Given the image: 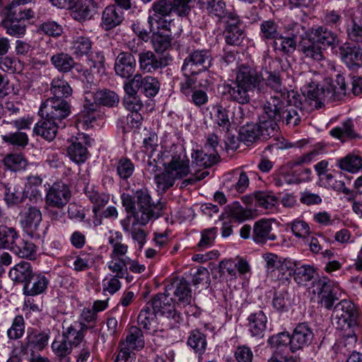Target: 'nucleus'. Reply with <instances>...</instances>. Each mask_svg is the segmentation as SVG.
I'll list each match as a JSON object with an SVG mask.
<instances>
[{"mask_svg": "<svg viewBox=\"0 0 362 362\" xmlns=\"http://www.w3.org/2000/svg\"><path fill=\"white\" fill-rule=\"evenodd\" d=\"M135 198L123 193L121 199L125 211L131 213L136 223L146 226L150 221L156 220L163 215L165 203L152 202L149 192L146 188L138 189L135 192Z\"/></svg>", "mask_w": 362, "mask_h": 362, "instance_id": "1", "label": "nucleus"}, {"mask_svg": "<svg viewBox=\"0 0 362 362\" xmlns=\"http://www.w3.org/2000/svg\"><path fill=\"white\" fill-rule=\"evenodd\" d=\"M332 322L336 329L341 331L344 346L353 349L357 342L356 329L360 325L356 305L346 300L340 301L334 308Z\"/></svg>", "mask_w": 362, "mask_h": 362, "instance_id": "2", "label": "nucleus"}, {"mask_svg": "<svg viewBox=\"0 0 362 362\" xmlns=\"http://www.w3.org/2000/svg\"><path fill=\"white\" fill-rule=\"evenodd\" d=\"M212 57L206 49H197L191 52L185 59L182 66L184 78L180 82L181 90L196 88L194 76L207 70L211 65Z\"/></svg>", "mask_w": 362, "mask_h": 362, "instance_id": "3", "label": "nucleus"}, {"mask_svg": "<svg viewBox=\"0 0 362 362\" xmlns=\"http://www.w3.org/2000/svg\"><path fill=\"white\" fill-rule=\"evenodd\" d=\"M279 104V98L277 96H271L267 101L263 107V112L259 117L257 124L259 128L262 139L267 140L278 133L279 117L276 116V110Z\"/></svg>", "mask_w": 362, "mask_h": 362, "instance_id": "4", "label": "nucleus"}, {"mask_svg": "<svg viewBox=\"0 0 362 362\" xmlns=\"http://www.w3.org/2000/svg\"><path fill=\"white\" fill-rule=\"evenodd\" d=\"M293 93L295 104H303L304 108L313 111L322 107L325 103L339 101L346 96V92H291Z\"/></svg>", "mask_w": 362, "mask_h": 362, "instance_id": "5", "label": "nucleus"}, {"mask_svg": "<svg viewBox=\"0 0 362 362\" xmlns=\"http://www.w3.org/2000/svg\"><path fill=\"white\" fill-rule=\"evenodd\" d=\"M262 81L259 77V74L253 68L242 66L239 68L237 74L235 81L233 82V86L230 89L235 90H251L255 88H260ZM230 86H232L230 84Z\"/></svg>", "mask_w": 362, "mask_h": 362, "instance_id": "6", "label": "nucleus"}, {"mask_svg": "<svg viewBox=\"0 0 362 362\" xmlns=\"http://www.w3.org/2000/svg\"><path fill=\"white\" fill-rule=\"evenodd\" d=\"M148 23L153 33L151 41L155 51L163 52L170 45V30L168 25H159L158 21L154 17H148Z\"/></svg>", "mask_w": 362, "mask_h": 362, "instance_id": "7", "label": "nucleus"}, {"mask_svg": "<svg viewBox=\"0 0 362 362\" xmlns=\"http://www.w3.org/2000/svg\"><path fill=\"white\" fill-rule=\"evenodd\" d=\"M314 294L317 295L322 306L326 309H331L334 303L338 300L337 290L328 279L323 277L313 283Z\"/></svg>", "mask_w": 362, "mask_h": 362, "instance_id": "8", "label": "nucleus"}, {"mask_svg": "<svg viewBox=\"0 0 362 362\" xmlns=\"http://www.w3.org/2000/svg\"><path fill=\"white\" fill-rule=\"evenodd\" d=\"M71 196V192L68 185L62 182H55L46 189L45 202L66 206Z\"/></svg>", "mask_w": 362, "mask_h": 362, "instance_id": "9", "label": "nucleus"}, {"mask_svg": "<svg viewBox=\"0 0 362 362\" xmlns=\"http://www.w3.org/2000/svg\"><path fill=\"white\" fill-rule=\"evenodd\" d=\"M88 326L81 322L65 320L62 322V336L74 346L81 344L85 337Z\"/></svg>", "mask_w": 362, "mask_h": 362, "instance_id": "10", "label": "nucleus"}, {"mask_svg": "<svg viewBox=\"0 0 362 362\" xmlns=\"http://www.w3.org/2000/svg\"><path fill=\"white\" fill-rule=\"evenodd\" d=\"M42 221V212L37 206H30L21 214L20 224L24 231L32 236H40L38 230Z\"/></svg>", "mask_w": 362, "mask_h": 362, "instance_id": "11", "label": "nucleus"}, {"mask_svg": "<svg viewBox=\"0 0 362 362\" xmlns=\"http://www.w3.org/2000/svg\"><path fill=\"white\" fill-rule=\"evenodd\" d=\"M218 139L215 134H209L204 148L206 153L197 151L194 158L199 165L209 167L216 163L218 160Z\"/></svg>", "mask_w": 362, "mask_h": 362, "instance_id": "12", "label": "nucleus"}, {"mask_svg": "<svg viewBox=\"0 0 362 362\" xmlns=\"http://www.w3.org/2000/svg\"><path fill=\"white\" fill-rule=\"evenodd\" d=\"M314 334L308 324L302 322L298 324L291 335V351L296 353L308 346L312 341Z\"/></svg>", "mask_w": 362, "mask_h": 362, "instance_id": "13", "label": "nucleus"}, {"mask_svg": "<svg viewBox=\"0 0 362 362\" xmlns=\"http://www.w3.org/2000/svg\"><path fill=\"white\" fill-rule=\"evenodd\" d=\"M86 107L97 110L99 105L112 107L118 104L119 99L115 92H86Z\"/></svg>", "mask_w": 362, "mask_h": 362, "instance_id": "14", "label": "nucleus"}, {"mask_svg": "<svg viewBox=\"0 0 362 362\" xmlns=\"http://www.w3.org/2000/svg\"><path fill=\"white\" fill-rule=\"evenodd\" d=\"M272 231V221L262 218L254 223L251 238L256 244L264 245L268 241H274L276 239V235Z\"/></svg>", "mask_w": 362, "mask_h": 362, "instance_id": "15", "label": "nucleus"}, {"mask_svg": "<svg viewBox=\"0 0 362 362\" xmlns=\"http://www.w3.org/2000/svg\"><path fill=\"white\" fill-rule=\"evenodd\" d=\"M293 96V93L291 92H288V97ZM293 106L288 105L286 108L284 107V103L279 99V104L277 107L276 116L279 117V120L282 121L283 122H286L287 125H292L295 127L298 125L300 122V116L299 115L298 110L296 109L297 107L300 106L301 109H305L303 104H298L297 105L295 104V100H298L299 98L297 96V99H294L293 97Z\"/></svg>", "mask_w": 362, "mask_h": 362, "instance_id": "16", "label": "nucleus"}, {"mask_svg": "<svg viewBox=\"0 0 362 362\" xmlns=\"http://www.w3.org/2000/svg\"><path fill=\"white\" fill-rule=\"evenodd\" d=\"M49 337V329H28L25 339V347L30 351H42L47 346Z\"/></svg>", "mask_w": 362, "mask_h": 362, "instance_id": "17", "label": "nucleus"}, {"mask_svg": "<svg viewBox=\"0 0 362 362\" xmlns=\"http://www.w3.org/2000/svg\"><path fill=\"white\" fill-rule=\"evenodd\" d=\"M148 303L157 314H160L167 318L175 319L177 313L175 304L169 294L158 293Z\"/></svg>", "mask_w": 362, "mask_h": 362, "instance_id": "18", "label": "nucleus"}, {"mask_svg": "<svg viewBox=\"0 0 362 362\" xmlns=\"http://www.w3.org/2000/svg\"><path fill=\"white\" fill-rule=\"evenodd\" d=\"M160 88V82L156 77H142L141 74H136L132 80L124 83V90H159Z\"/></svg>", "mask_w": 362, "mask_h": 362, "instance_id": "19", "label": "nucleus"}, {"mask_svg": "<svg viewBox=\"0 0 362 362\" xmlns=\"http://www.w3.org/2000/svg\"><path fill=\"white\" fill-rule=\"evenodd\" d=\"M138 61L139 69L147 73L153 72L167 65L166 59L164 57L156 55L151 50L140 52Z\"/></svg>", "mask_w": 362, "mask_h": 362, "instance_id": "20", "label": "nucleus"}, {"mask_svg": "<svg viewBox=\"0 0 362 362\" xmlns=\"http://www.w3.org/2000/svg\"><path fill=\"white\" fill-rule=\"evenodd\" d=\"M225 37L226 43L230 45L240 44L244 37L240 21L238 16L233 13H228Z\"/></svg>", "mask_w": 362, "mask_h": 362, "instance_id": "21", "label": "nucleus"}, {"mask_svg": "<svg viewBox=\"0 0 362 362\" xmlns=\"http://www.w3.org/2000/svg\"><path fill=\"white\" fill-rule=\"evenodd\" d=\"M163 165L173 175L175 180L182 179L189 173V161L185 156H172L170 161L168 163H163Z\"/></svg>", "mask_w": 362, "mask_h": 362, "instance_id": "22", "label": "nucleus"}, {"mask_svg": "<svg viewBox=\"0 0 362 362\" xmlns=\"http://www.w3.org/2000/svg\"><path fill=\"white\" fill-rule=\"evenodd\" d=\"M136 69L134 57L127 52H121L115 60V70L118 76L128 78L132 76Z\"/></svg>", "mask_w": 362, "mask_h": 362, "instance_id": "23", "label": "nucleus"}, {"mask_svg": "<svg viewBox=\"0 0 362 362\" xmlns=\"http://www.w3.org/2000/svg\"><path fill=\"white\" fill-rule=\"evenodd\" d=\"M124 20V12L115 5L107 6L102 15V27L109 30L121 24Z\"/></svg>", "mask_w": 362, "mask_h": 362, "instance_id": "24", "label": "nucleus"}, {"mask_svg": "<svg viewBox=\"0 0 362 362\" xmlns=\"http://www.w3.org/2000/svg\"><path fill=\"white\" fill-rule=\"evenodd\" d=\"M11 123L4 122L1 125L2 133L1 139L5 142L13 146L24 148L28 144V135L22 132H8L9 126Z\"/></svg>", "mask_w": 362, "mask_h": 362, "instance_id": "25", "label": "nucleus"}, {"mask_svg": "<svg viewBox=\"0 0 362 362\" xmlns=\"http://www.w3.org/2000/svg\"><path fill=\"white\" fill-rule=\"evenodd\" d=\"M48 279L41 274L33 273L28 281L23 285V293L25 296H37L42 293L48 285Z\"/></svg>", "mask_w": 362, "mask_h": 362, "instance_id": "26", "label": "nucleus"}, {"mask_svg": "<svg viewBox=\"0 0 362 362\" xmlns=\"http://www.w3.org/2000/svg\"><path fill=\"white\" fill-rule=\"evenodd\" d=\"M247 327L251 335L255 337L262 338L267 328V317L263 311L259 310L251 313L248 317Z\"/></svg>", "mask_w": 362, "mask_h": 362, "instance_id": "27", "label": "nucleus"}, {"mask_svg": "<svg viewBox=\"0 0 362 362\" xmlns=\"http://www.w3.org/2000/svg\"><path fill=\"white\" fill-rule=\"evenodd\" d=\"M59 124L47 117L40 120L34 127L33 132L47 141H52L57 136Z\"/></svg>", "mask_w": 362, "mask_h": 362, "instance_id": "28", "label": "nucleus"}, {"mask_svg": "<svg viewBox=\"0 0 362 362\" xmlns=\"http://www.w3.org/2000/svg\"><path fill=\"white\" fill-rule=\"evenodd\" d=\"M310 37L317 44H321L325 47H334L339 43L337 35L334 32L322 26L313 29L310 32Z\"/></svg>", "mask_w": 362, "mask_h": 362, "instance_id": "29", "label": "nucleus"}, {"mask_svg": "<svg viewBox=\"0 0 362 362\" xmlns=\"http://www.w3.org/2000/svg\"><path fill=\"white\" fill-rule=\"evenodd\" d=\"M4 187V200L8 206H16L24 202L23 189L20 183H8Z\"/></svg>", "mask_w": 362, "mask_h": 362, "instance_id": "30", "label": "nucleus"}, {"mask_svg": "<svg viewBox=\"0 0 362 362\" xmlns=\"http://www.w3.org/2000/svg\"><path fill=\"white\" fill-rule=\"evenodd\" d=\"M96 6L93 0H79L71 12V16L79 22L86 21L91 18Z\"/></svg>", "mask_w": 362, "mask_h": 362, "instance_id": "31", "label": "nucleus"}, {"mask_svg": "<svg viewBox=\"0 0 362 362\" xmlns=\"http://www.w3.org/2000/svg\"><path fill=\"white\" fill-rule=\"evenodd\" d=\"M85 140L84 135L71 139V144L67 148V153L70 158L77 163H84L88 158V151L83 142L80 140Z\"/></svg>", "mask_w": 362, "mask_h": 362, "instance_id": "32", "label": "nucleus"}, {"mask_svg": "<svg viewBox=\"0 0 362 362\" xmlns=\"http://www.w3.org/2000/svg\"><path fill=\"white\" fill-rule=\"evenodd\" d=\"M342 61L349 68L360 66L362 64V52L356 47L343 45L340 47Z\"/></svg>", "mask_w": 362, "mask_h": 362, "instance_id": "33", "label": "nucleus"}, {"mask_svg": "<svg viewBox=\"0 0 362 362\" xmlns=\"http://www.w3.org/2000/svg\"><path fill=\"white\" fill-rule=\"evenodd\" d=\"M120 345L133 350L142 349L145 346V341L141 329L136 326L130 327L125 341L121 342Z\"/></svg>", "mask_w": 362, "mask_h": 362, "instance_id": "34", "label": "nucleus"}, {"mask_svg": "<svg viewBox=\"0 0 362 362\" xmlns=\"http://www.w3.org/2000/svg\"><path fill=\"white\" fill-rule=\"evenodd\" d=\"M33 273L30 264L23 261L11 268L8 275L14 282L25 285Z\"/></svg>", "mask_w": 362, "mask_h": 362, "instance_id": "35", "label": "nucleus"}, {"mask_svg": "<svg viewBox=\"0 0 362 362\" xmlns=\"http://www.w3.org/2000/svg\"><path fill=\"white\" fill-rule=\"evenodd\" d=\"M281 29L278 23L271 19L264 21L259 25V37L264 41L277 40L281 37Z\"/></svg>", "mask_w": 362, "mask_h": 362, "instance_id": "36", "label": "nucleus"}, {"mask_svg": "<svg viewBox=\"0 0 362 362\" xmlns=\"http://www.w3.org/2000/svg\"><path fill=\"white\" fill-rule=\"evenodd\" d=\"M92 45L93 42L88 36L77 35L73 38L71 49L74 55L81 57L91 53Z\"/></svg>", "mask_w": 362, "mask_h": 362, "instance_id": "37", "label": "nucleus"}, {"mask_svg": "<svg viewBox=\"0 0 362 362\" xmlns=\"http://www.w3.org/2000/svg\"><path fill=\"white\" fill-rule=\"evenodd\" d=\"M299 48L305 57L315 61H322L325 59L322 47L310 37L303 39Z\"/></svg>", "mask_w": 362, "mask_h": 362, "instance_id": "38", "label": "nucleus"}, {"mask_svg": "<svg viewBox=\"0 0 362 362\" xmlns=\"http://www.w3.org/2000/svg\"><path fill=\"white\" fill-rule=\"evenodd\" d=\"M12 250L21 258H34L36 254V246L30 240L18 238Z\"/></svg>", "mask_w": 362, "mask_h": 362, "instance_id": "39", "label": "nucleus"}, {"mask_svg": "<svg viewBox=\"0 0 362 362\" xmlns=\"http://www.w3.org/2000/svg\"><path fill=\"white\" fill-rule=\"evenodd\" d=\"M73 345L66 339H55L52 343V349L59 362H70L69 354L71 353Z\"/></svg>", "mask_w": 362, "mask_h": 362, "instance_id": "40", "label": "nucleus"}, {"mask_svg": "<svg viewBox=\"0 0 362 362\" xmlns=\"http://www.w3.org/2000/svg\"><path fill=\"white\" fill-rule=\"evenodd\" d=\"M330 134L338 139L359 138V135L354 129V124L351 119H349L344 122L341 127H337L330 131Z\"/></svg>", "mask_w": 362, "mask_h": 362, "instance_id": "41", "label": "nucleus"}, {"mask_svg": "<svg viewBox=\"0 0 362 362\" xmlns=\"http://www.w3.org/2000/svg\"><path fill=\"white\" fill-rule=\"evenodd\" d=\"M51 62L59 71L64 73L70 71L76 65L73 57L64 52L54 54Z\"/></svg>", "mask_w": 362, "mask_h": 362, "instance_id": "42", "label": "nucleus"}, {"mask_svg": "<svg viewBox=\"0 0 362 362\" xmlns=\"http://www.w3.org/2000/svg\"><path fill=\"white\" fill-rule=\"evenodd\" d=\"M187 344L196 353L202 354L205 351L207 344L206 336L199 329H194L189 332Z\"/></svg>", "mask_w": 362, "mask_h": 362, "instance_id": "43", "label": "nucleus"}, {"mask_svg": "<svg viewBox=\"0 0 362 362\" xmlns=\"http://www.w3.org/2000/svg\"><path fill=\"white\" fill-rule=\"evenodd\" d=\"M239 138L245 144L250 146L257 139H262V134L257 124H247L240 128Z\"/></svg>", "mask_w": 362, "mask_h": 362, "instance_id": "44", "label": "nucleus"}, {"mask_svg": "<svg viewBox=\"0 0 362 362\" xmlns=\"http://www.w3.org/2000/svg\"><path fill=\"white\" fill-rule=\"evenodd\" d=\"M86 195L93 204V212L98 214L100 209L105 206L109 202L110 196L105 193H99L93 188L86 189Z\"/></svg>", "mask_w": 362, "mask_h": 362, "instance_id": "45", "label": "nucleus"}, {"mask_svg": "<svg viewBox=\"0 0 362 362\" xmlns=\"http://www.w3.org/2000/svg\"><path fill=\"white\" fill-rule=\"evenodd\" d=\"M152 8L154 14L149 17L156 18L158 21L159 25H167V22L162 21L161 17L168 16L174 10L173 4L168 0H158L153 4Z\"/></svg>", "mask_w": 362, "mask_h": 362, "instance_id": "46", "label": "nucleus"}, {"mask_svg": "<svg viewBox=\"0 0 362 362\" xmlns=\"http://www.w3.org/2000/svg\"><path fill=\"white\" fill-rule=\"evenodd\" d=\"M18 237V232L14 228L0 227V248L12 249Z\"/></svg>", "mask_w": 362, "mask_h": 362, "instance_id": "47", "label": "nucleus"}, {"mask_svg": "<svg viewBox=\"0 0 362 362\" xmlns=\"http://www.w3.org/2000/svg\"><path fill=\"white\" fill-rule=\"evenodd\" d=\"M156 315L157 313L153 310L152 306L148 302L139 314L137 318L139 325L141 326L144 329H151L152 324L156 322Z\"/></svg>", "mask_w": 362, "mask_h": 362, "instance_id": "48", "label": "nucleus"}, {"mask_svg": "<svg viewBox=\"0 0 362 362\" xmlns=\"http://www.w3.org/2000/svg\"><path fill=\"white\" fill-rule=\"evenodd\" d=\"M226 214L238 221H244L251 216V211L244 208L239 202H235L226 208Z\"/></svg>", "mask_w": 362, "mask_h": 362, "instance_id": "49", "label": "nucleus"}, {"mask_svg": "<svg viewBox=\"0 0 362 362\" xmlns=\"http://www.w3.org/2000/svg\"><path fill=\"white\" fill-rule=\"evenodd\" d=\"M267 344L272 349H274V351H279L281 353V349L284 347H287V346H289V349L291 350V335L286 332L278 333L269 337Z\"/></svg>", "mask_w": 362, "mask_h": 362, "instance_id": "50", "label": "nucleus"}, {"mask_svg": "<svg viewBox=\"0 0 362 362\" xmlns=\"http://www.w3.org/2000/svg\"><path fill=\"white\" fill-rule=\"evenodd\" d=\"M262 81L260 88L265 87L277 90L281 85V79L277 73L269 71L267 69L262 70L259 73Z\"/></svg>", "mask_w": 362, "mask_h": 362, "instance_id": "51", "label": "nucleus"}, {"mask_svg": "<svg viewBox=\"0 0 362 362\" xmlns=\"http://www.w3.org/2000/svg\"><path fill=\"white\" fill-rule=\"evenodd\" d=\"M325 150V146L322 144H317L314 146L313 148L308 153L297 157L288 163V165L291 168H293L298 165H303L304 163H309L316 156L322 153Z\"/></svg>", "mask_w": 362, "mask_h": 362, "instance_id": "52", "label": "nucleus"}, {"mask_svg": "<svg viewBox=\"0 0 362 362\" xmlns=\"http://www.w3.org/2000/svg\"><path fill=\"white\" fill-rule=\"evenodd\" d=\"M340 169L349 173L357 172L362 167V158L356 155H348L338 161Z\"/></svg>", "mask_w": 362, "mask_h": 362, "instance_id": "53", "label": "nucleus"}, {"mask_svg": "<svg viewBox=\"0 0 362 362\" xmlns=\"http://www.w3.org/2000/svg\"><path fill=\"white\" fill-rule=\"evenodd\" d=\"M129 258L110 257L107 266L110 272L119 278H124L127 274V264Z\"/></svg>", "mask_w": 362, "mask_h": 362, "instance_id": "54", "label": "nucleus"}, {"mask_svg": "<svg viewBox=\"0 0 362 362\" xmlns=\"http://www.w3.org/2000/svg\"><path fill=\"white\" fill-rule=\"evenodd\" d=\"M272 179L274 185L276 187H281L285 183L288 185L293 184L298 180L286 167H281L273 174Z\"/></svg>", "mask_w": 362, "mask_h": 362, "instance_id": "55", "label": "nucleus"}, {"mask_svg": "<svg viewBox=\"0 0 362 362\" xmlns=\"http://www.w3.org/2000/svg\"><path fill=\"white\" fill-rule=\"evenodd\" d=\"M4 165L13 171L24 169L27 165V160L21 153L7 155L3 160Z\"/></svg>", "mask_w": 362, "mask_h": 362, "instance_id": "56", "label": "nucleus"}, {"mask_svg": "<svg viewBox=\"0 0 362 362\" xmlns=\"http://www.w3.org/2000/svg\"><path fill=\"white\" fill-rule=\"evenodd\" d=\"M255 199L257 204L264 209H272L277 202V197L269 192L259 191L254 193Z\"/></svg>", "mask_w": 362, "mask_h": 362, "instance_id": "57", "label": "nucleus"}, {"mask_svg": "<svg viewBox=\"0 0 362 362\" xmlns=\"http://www.w3.org/2000/svg\"><path fill=\"white\" fill-rule=\"evenodd\" d=\"M25 320L22 315L14 317L11 327L7 330V336L10 339L16 340L21 338L25 332Z\"/></svg>", "mask_w": 362, "mask_h": 362, "instance_id": "58", "label": "nucleus"}, {"mask_svg": "<svg viewBox=\"0 0 362 362\" xmlns=\"http://www.w3.org/2000/svg\"><path fill=\"white\" fill-rule=\"evenodd\" d=\"M174 295L179 303L184 305L190 303L192 298L191 289L187 281L180 280V282L177 284Z\"/></svg>", "mask_w": 362, "mask_h": 362, "instance_id": "59", "label": "nucleus"}, {"mask_svg": "<svg viewBox=\"0 0 362 362\" xmlns=\"http://www.w3.org/2000/svg\"><path fill=\"white\" fill-rule=\"evenodd\" d=\"M314 272L313 268L310 265L296 266L293 276L297 284L303 285L313 279Z\"/></svg>", "mask_w": 362, "mask_h": 362, "instance_id": "60", "label": "nucleus"}, {"mask_svg": "<svg viewBox=\"0 0 362 362\" xmlns=\"http://www.w3.org/2000/svg\"><path fill=\"white\" fill-rule=\"evenodd\" d=\"M154 180L158 190L163 192L173 187L175 180L173 175H172L167 169H165V171L160 174L155 175Z\"/></svg>", "mask_w": 362, "mask_h": 362, "instance_id": "61", "label": "nucleus"}, {"mask_svg": "<svg viewBox=\"0 0 362 362\" xmlns=\"http://www.w3.org/2000/svg\"><path fill=\"white\" fill-rule=\"evenodd\" d=\"M138 92H126L123 98L124 107L129 111H139L143 107V102Z\"/></svg>", "mask_w": 362, "mask_h": 362, "instance_id": "62", "label": "nucleus"}, {"mask_svg": "<svg viewBox=\"0 0 362 362\" xmlns=\"http://www.w3.org/2000/svg\"><path fill=\"white\" fill-rule=\"evenodd\" d=\"M343 11L338 9H327L324 12L322 21L323 23L330 27L337 28L342 21Z\"/></svg>", "mask_w": 362, "mask_h": 362, "instance_id": "63", "label": "nucleus"}, {"mask_svg": "<svg viewBox=\"0 0 362 362\" xmlns=\"http://www.w3.org/2000/svg\"><path fill=\"white\" fill-rule=\"evenodd\" d=\"M290 226L295 236L301 238L305 241H308V235L310 233V229L305 221L296 219L291 222Z\"/></svg>", "mask_w": 362, "mask_h": 362, "instance_id": "64", "label": "nucleus"}]
</instances>
